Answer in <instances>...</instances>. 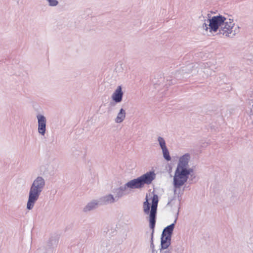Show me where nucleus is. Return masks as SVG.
Masks as SVG:
<instances>
[{
	"mask_svg": "<svg viewBox=\"0 0 253 253\" xmlns=\"http://www.w3.org/2000/svg\"><path fill=\"white\" fill-rule=\"evenodd\" d=\"M192 69L191 73L192 75H196V71L200 75H202L203 78H208L211 76L213 73V68L211 67V64L210 63H203L200 67L192 66Z\"/></svg>",
	"mask_w": 253,
	"mask_h": 253,
	"instance_id": "nucleus-7",
	"label": "nucleus"
},
{
	"mask_svg": "<svg viewBox=\"0 0 253 253\" xmlns=\"http://www.w3.org/2000/svg\"><path fill=\"white\" fill-rule=\"evenodd\" d=\"M48 2V5L54 7L57 6L59 2L57 0H46Z\"/></svg>",
	"mask_w": 253,
	"mask_h": 253,
	"instance_id": "nucleus-18",
	"label": "nucleus"
},
{
	"mask_svg": "<svg viewBox=\"0 0 253 253\" xmlns=\"http://www.w3.org/2000/svg\"><path fill=\"white\" fill-rule=\"evenodd\" d=\"M163 155L164 159L167 161L171 160V157L169 155V153L167 147L162 149Z\"/></svg>",
	"mask_w": 253,
	"mask_h": 253,
	"instance_id": "nucleus-16",
	"label": "nucleus"
},
{
	"mask_svg": "<svg viewBox=\"0 0 253 253\" xmlns=\"http://www.w3.org/2000/svg\"><path fill=\"white\" fill-rule=\"evenodd\" d=\"M126 117V110L121 108L119 112L117 115V117L115 119V122L116 123H122L125 119Z\"/></svg>",
	"mask_w": 253,
	"mask_h": 253,
	"instance_id": "nucleus-14",
	"label": "nucleus"
},
{
	"mask_svg": "<svg viewBox=\"0 0 253 253\" xmlns=\"http://www.w3.org/2000/svg\"><path fill=\"white\" fill-rule=\"evenodd\" d=\"M249 115L251 117H253V104L252 105V108L250 109V112Z\"/></svg>",
	"mask_w": 253,
	"mask_h": 253,
	"instance_id": "nucleus-20",
	"label": "nucleus"
},
{
	"mask_svg": "<svg viewBox=\"0 0 253 253\" xmlns=\"http://www.w3.org/2000/svg\"><path fill=\"white\" fill-rule=\"evenodd\" d=\"M100 205H108L112 204L117 201L116 197L112 194H108L104 196L100 197L98 199Z\"/></svg>",
	"mask_w": 253,
	"mask_h": 253,
	"instance_id": "nucleus-12",
	"label": "nucleus"
},
{
	"mask_svg": "<svg viewBox=\"0 0 253 253\" xmlns=\"http://www.w3.org/2000/svg\"><path fill=\"white\" fill-rule=\"evenodd\" d=\"M190 156L186 153L181 156L178 161L173 177V186L175 189L180 188L187 181L188 176L193 172L191 168L187 169Z\"/></svg>",
	"mask_w": 253,
	"mask_h": 253,
	"instance_id": "nucleus-1",
	"label": "nucleus"
},
{
	"mask_svg": "<svg viewBox=\"0 0 253 253\" xmlns=\"http://www.w3.org/2000/svg\"><path fill=\"white\" fill-rule=\"evenodd\" d=\"M176 222V219H175L174 222L170 225L167 226L164 228L162 234L166 236L171 237L172 232L174 228L175 223Z\"/></svg>",
	"mask_w": 253,
	"mask_h": 253,
	"instance_id": "nucleus-15",
	"label": "nucleus"
},
{
	"mask_svg": "<svg viewBox=\"0 0 253 253\" xmlns=\"http://www.w3.org/2000/svg\"><path fill=\"white\" fill-rule=\"evenodd\" d=\"M123 91L122 86L119 85L115 89L111 95L112 99L116 103H120L123 100Z\"/></svg>",
	"mask_w": 253,
	"mask_h": 253,
	"instance_id": "nucleus-10",
	"label": "nucleus"
},
{
	"mask_svg": "<svg viewBox=\"0 0 253 253\" xmlns=\"http://www.w3.org/2000/svg\"><path fill=\"white\" fill-rule=\"evenodd\" d=\"M161 253H171L170 252L169 250L164 251V250H161Z\"/></svg>",
	"mask_w": 253,
	"mask_h": 253,
	"instance_id": "nucleus-21",
	"label": "nucleus"
},
{
	"mask_svg": "<svg viewBox=\"0 0 253 253\" xmlns=\"http://www.w3.org/2000/svg\"><path fill=\"white\" fill-rule=\"evenodd\" d=\"M235 23L233 19H227L225 18V20L221 25V29L219 30V33L225 35L226 37L234 36L236 35V32L238 31L239 27H237V29L233 30Z\"/></svg>",
	"mask_w": 253,
	"mask_h": 253,
	"instance_id": "nucleus-6",
	"label": "nucleus"
},
{
	"mask_svg": "<svg viewBox=\"0 0 253 253\" xmlns=\"http://www.w3.org/2000/svg\"><path fill=\"white\" fill-rule=\"evenodd\" d=\"M113 192L117 201L122 197L129 194L130 191L126 187V184L114 189Z\"/></svg>",
	"mask_w": 253,
	"mask_h": 253,
	"instance_id": "nucleus-9",
	"label": "nucleus"
},
{
	"mask_svg": "<svg viewBox=\"0 0 253 253\" xmlns=\"http://www.w3.org/2000/svg\"><path fill=\"white\" fill-rule=\"evenodd\" d=\"M45 186V180L42 176H37L33 180L30 187L27 209L32 210L39 198Z\"/></svg>",
	"mask_w": 253,
	"mask_h": 253,
	"instance_id": "nucleus-3",
	"label": "nucleus"
},
{
	"mask_svg": "<svg viewBox=\"0 0 253 253\" xmlns=\"http://www.w3.org/2000/svg\"><path fill=\"white\" fill-rule=\"evenodd\" d=\"M171 237L162 234L161 238V246L162 250H165L168 248L171 243Z\"/></svg>",
	"mask_w": 253,
	"mask_h": 253,
	"instance_id": "nucleus-13",
	"label": "nucleus"
},
{
	"mask_svg": "<svg viewBox=\"0 0 253 253\" xmlns=\"http://www.w3.org/2000/svg\"><path fill=\"white\" fill-rule=\"evenodd\" d=\"M159 202V197L157 194H154L151 200V206L149 202L148 196L145 198V201L143 203V210L145 214L149 215V226L152 230L151 237V248H154L153 234L156 222L157 207Z\"/></svg>",
	"mask_w": 253,
	"mask_h": 253,
	"instance_id": "nucleus-2",
	"label": "nucleus"
},
{
	"mask_svg": "<svg viewBox=\"0 0 253 253\" xmlns=\"http://www.w3.org/2000/svg\"><path fill=\"white\" fill-rule=\"evenodd\" d=\"M184 70H182V71H180L179 72V74H184V73H186L187 72H184Z\"/></svg>",
	"mask_w": 253,
	"mask_h": 253,
	"instance_id": "nucleus-22",
	"label": "nucleus"
},
{
	"mask_svg": "<svg viewBox=\"0 0 253 253\" xmlns=\"http://www.w3.org/2000/svg\"><path fill=\"white\" fill-rule=\"evenodd\" d=\"M157 140L161 149L167 147L166 141L162 137L159 136Z\"/></svg>",
	"mask_w": 253,
	"mask_h": 253,
	"instance_id": "nucleus-17",
	"label": "nucleus"
},
{
	"mask_svg": "<svg viewBox=\"0 0 253 253\" xmlns=\"http://www.w3.org/2000/svg\"><path fill=\"white\" fill-rule=\"evenodd\" d=\"M38 120V131L42 135H44L46 131V119L45 117L41 114L37 115Z\"/></svg>",
	"mask_w": 253,
	"mask_h": 253,
	"instance_id": "nucleus-8",
	"label": "nucleus"
},
{
	"mask_svg": "<svg viewBox=\"0 0 253 253\" xmlns=\"http://www.w3.org/2000/svg\"><path fill=\"white\" fill-rule=\"evenodd\" d=\"M225 20V17L222 15L213 16L211 19H205L202 26V29L205 30L207 34L208 32L211 33L216 32L219 28L221 29V25Z\"/></svg>",
	"mask_w": 253,
	"mask_h": 253,
	"instance_id": "nucleus-5",
	"label": "nucleus"
},
{
	"mask_svg": "<svg viewBox=\"0 0 253 253\" xmlns=\"http://www.w3.org/2000/svg\"><path fill=\"white\" fill-rule=\"evenodd\" d=\"M37 253H47V252L44 248H40L37 250Z\"/></svg>",
	"mask_w": 253,
	"mask_h": 253,
	"instance_id": "nucleus-19",
	"label": "nucleus"
},
{
	"mask_svg": "<svg viewBox=\"0 0 253 253\" xmlns=\"http://www.w3.org/2000/svg\"><path fill=\"white\" fill-rule=\"evenodd\" d=\"M100 205L99 201L97 199H93L87 203L83 209V211L88 212L96 209Z\"/></svg>",
	"mask_w": 253,
	"mask_h": 253,
	"instance_id": "nucleus-11",
	"label": "nucleus"
},
{
	"mask_svg": "<svg viewBox=\"0 0 253 253\" xmlns=\"http://www.w3.org/2000/svg\"><path fill=\"white\" fill-rule=\"evenodd\" d=\"M155 178V173L151 171L146 172L137 178L131 180L126 184L130 191L131 189L142 188L145 184H150Z\"/></svg>",
	"mask_w": 253,
	"mask_h": 253,
	"instance_id": "nucleus-4",
	"label": "nucleus"
}]
</instances>
